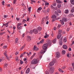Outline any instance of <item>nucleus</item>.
<instances>
[{
  "label": "nucleus",
  "mask_w": 74,
  "mask_h": 74,
  "mask_svg": "<svg viewBox=\"0 0 74 74\" xmlns=\"http://www.w3.org/2000/svg\"><path fill=\"white\" fill-rule=\"evenodd\" d=\"M69 30H70V29L67 28L66 29V30L67 31V32H69Z\"/></svg>",
  "instance_id": "64"
},
{
  "label": "nucleus",
  "mask_w": 74,
  "mask_h": 74,
  "mask_svg": "<svg viewBox=\"0 0 74 74\" xmlns=\"http://www.w3.org/2000/svg\"><path fill=\"white\" fill-rule=\"evenodd\" d=\"M68 10H66L65 12V14H67L68 13Z\"/></svg>",
  "instance_id": "39"
},
{
  "label": "nucleus",
  "mask_w": 74,
  "mask_h": 74,
  "mask_svg": "<svg viewBox=\"0 0 74 74\" xmlns=\"http://www.w3.org/2000/svg\"><path fill=\"white\" fill-rule=\"evenodd\" d=\"M4 26H6V27H8V25H7L6 24H3V26H4Z\"/></svg>",
  "instance_id": "51"
},
{
  "label": "nucleus",
  "mask_w": 74,
  "mask_h": 74,
  "mask_svg": "<svg viewBox=\"0 0 74 74\" xmlns=\"http://www.w3.org/2000/svg\"><path fill=\"white\" fill-rule=\"evenodd\" d=\"M44 41V39H42V40L40 42V44H41V43H42Z\"/></svg>",
  "instance_id": "34"
},
{
  "label": "nucleus",
  "mask_w": 74,
  "mask_h": 74,
  "mask_svg": "<svg viewBox=\"0 0 74 74\" xmlns=\"http://www.w3.org/2000/svg\"><path fill=\"white\" fill-rule=\"evenodd\" d=\"M60 56V53L57 52L56 53V58H59Z\"/></svg>",
  "instance_id": "6"
},
{
  "label": "nucleus",
  "mask_w": 74,
  "mask_h": 74,
  "mask_svg": "<svg viewBox=\"0 0 74 74\" xmlns=\"http://www.w3.org/2000/svg\"><path fill=\"white\" fill-rule=\"evenodd\" d=\"M48 16H46V19H45V20L46 21H47L48 20Z\"/></svg>",
  "instance_id": "31"
},
{
  "label": "nucleus",
  "mask_w": 74,
  "mask_h": 74,
  "mask_svg": "<svg viewBox=\"0 0 74 74\" xmlns=\"http://www.w3.org/2000/svg\"><path fill=\"white\" fill-rule=\"evenodd\" d=\"M71 12H72L73 13V12H74V10L73 9H72L71 10Z\"/></svg>",
  "instance_id": "43"
},
{
  "label": "nucleus",
  "mask_w": 74,
  "mask_h": 74,
  "mask_svg": "<svg viewBox=\"0 0 74 74\" xmlns=\"http://www.w3.org/2000/svg\"><path fill=\"white\" fill-rule=\"evenodd\" d=\"M45 52H46V50H42L40 52V53L41 54H43V53H44Z\"/></svg>",
  "instance_id": "11"
},
{
  "label": "nucleus",
  "mask_w": 74,
  "mask_h": 74,
  "mask_svg": "<svg viewBox=\"0 0 74 74\" xmlns=\"http://www.w3.org/2000/svg\"><path fill=\"white\" fill-rule=\"evenodd\" d=\"M22 26H21L20 27H17V29L18 30H21V29H22Z\"/></svg>",
  "instance_id": "29"
},
{
  "label": "nucleus",
  "mask_w": 74,
  "mask_h": 74,
  "mask_svg": "<svg viewBox=\"0 0 74 74\" xmlns=\"http://www.w3.org/2000/svg\"><path fill=\"white\" fill-rule=\"evenodd\" d=\"M3 16L4 18H7V16L5 15Z\"/></svg>",
  "instance_id": "58"
},
{
  "label": "nucleus",
  "mask_w": 74,
  "mask_h": 74,
  "mask_svg": "<svg viewBox=\"0 0 74 74\" xmlns=\"http://www.w3.org/2000/svg\"><path fill=\"white\" fill-rule=\"evenodd\" d=\"M63 37H61L60 39L59 40V44L60 45H62V44L63 43Z\"/></svg>",
  "instance_id": "5"
},
{
  "label": "nucleus",
  "mask_w": 74,
  "mask_h": 74,
  "mask_svg": "<svg viewBox=\"0 0 74 74\" xmlns=\"http://www.w3.org/2000/svg\"><path fill=\"white\" fill-rule=\"evenodd\" d=\"M4 57H2V59H1V61H3V60H4Z\"/></svg>",
  "instance_id": "46"
},
{
  "label": "nucleus",
  "mask_w": 74,
  "mask_h": 74,
  "mask_svg": "<svg viewBox=\"0 0 74 74\" xmlns=\"http://www.w3.org/2000/svg\"><path fill=\"white\" fill-rule=\"evenodd\" d=\"M49 11H50L49 9H47V12H49Z\"/></svg>",
  "instance_id": "55"
},
{
  "label": "nucleus",
  "mask_w": 74,
  "mask_h": 74,
  "mask_svg": "<svg viewBox=\"0 0 74 74\" xmlns=\"http://www.w3.org/2000/svg\"><path fill=\"white\" fill-rule=\"evenodd\" d=\"M18 40H19V39L18 38L16 39L15 41V44H18Z\"/></svg>",
  "instance_id": "15"
},
{
  "label": "nucleus",
  "mask_w": 74,
  "mask_h": 74,
  "mask_svg": "<svg viewBox=\"0 0 74 74\" xmlns=\"http://www.w3.org/2000/svg\"><path fill=\"white\" fill-rule=\"evenodd\" d=\"M49 5V3H45V5Z\"/></svg>",
  "instance_id": "47"
},
{
  "label": "nucleus",
  "mask_w": 74,
  "mask_h": 74,
  "mask_svg": "<svg viewBox=\"0 0 74 74\" xmlns=\"http://www.w3.org/2000/svg\"><path fill=\"white\" fill-rule=\"evenodd\" d=\"M20 62L21 64H23V62L22 61V60H20Z\"/></svg>",
  "instance_id": "38"
},
{
  "label": "nucleus",
  "mask_w": 74,
  "mask_h": 74,
  "mask_svg": "<svg viewBox=\"0 0 74 74\" xmlns=\"http://www.w3.org/2000/svg\"><path fill=\"white\" fill-rule=\"evenodd\" d=\"M60 22L61 24L62 25H63L64 24V21L62 20H60Z\"/></svg>",
  "instance_id": "17"
},
{
  "label": "nucleus",
  "mask_w": 74,
  "mask_h": 74,
  "mask_svg": "<svg viewBox=\"0 0 74 74\" xmlns=\"http://www.w3.org/2000/svg\"><path fill=\"white\" fill-rule=\"evenodd\" d=\"M62 5L60 4H58L57 5V7L58 8H60L61 7Z\"/></svg>",
  "instance_id": "21"
},
{
  "label": "nucleus",
  "mask_w": 74,
  "mask_h": 74,
  "mask_svg": "<svg viewBox=\"0 0 74 74\" xmlns=\"http://www.w3.org/2000/svg\"><path fill=\"white\" fill-rule=\"evenodd\" d=\"M16 60H18V57L16 56Z\"/></svg>",
  "instance_id": "49"
},
{
  "label": "nucleus",
  "mask_w": 74,
  "mask_h": 74,
  "mask_svg": "<svg viewBox=\"0 0 74 74\" xmlns=\"http://www.w3.org/2000/svg\"><path fill=\"white\" fill-rule=\"evenodd\" d=\"M54 21H55V19H53L52 20V22H54Z\"/></svg>",
  "instance_id": "53"
},
{
  "label": "nucleus",
  "mask_w": 74,
  "mask_h": 74,
  "mask_svg": "<svg viewBox=\"0 0 74 74\" xmlns=\"http://www.w3.org/2000/svg\"><path fill=\"white\" fill-rule=\"evenodd\" d=\"M61 26V25L60 24H59L57 27V28H58V29H59V28Z\"/></svg>",
  "instance_id": "32"
},
{
  "label": "nucleus",
  "mask_w": 74,
  "mask_h": 74,
  "mask_svg": "<svg viewBox=\"0 0 74 74\" xmlns=\"http://www.w3.org/2000/svg\"><path fill=\"white\" fill-rule=\"evenodd\" d=\"M27 37V41H31V40H32V39H31V36H28Z\"/></svg>",
  "instance_id": "9"
},
{
  "label": "nucleus",
  "mask_w": 74,
  "mask_h": 74,
  "mask_svg": "<svg viewBox=\"0 0 74 74\" xmlns=\"http://www.w3.org/2000/svg\"><path fill=\"white\" fill-rule=\"evenodd\" d=\"M5 32L1 33L0 35H3V34H4Z\"/></svg>",
  "instance_id": "54"
},
{
  "label": "nucleus",
  "mask_w": 74,
  "mask_h": 74,
  "mask_svg": "<svg viewBox=\"0 0 74 74\" xmlns=\"http://www.w3.org/2000/svg\"><path fill=\"white\" fill-rule=\"evenodd\" d=\"M25 46H23L21 49V50H22V49H23V48H25Z\"/></svg>",
  "instance_id": "37"
},
{
  "label": "nucleus",
  "mask_w": 74,
  "mask_h": 74,
  "mask_svg": "<svg viewBox=\"0 0 74 74\" xmlns=\"http://www.w3.org/2000/svg\"><path fill=\"white\" fill-rule=\"evenodd\" d=\"M29 33H30V34H32L33 33V31L31 30L30 31V32H29Z\"/></svg>",
  "instance_id": "42"
},
{
  "label": "nucleus",
  "mask_w": 74,
  "mask_h": 74,
  "mask_svg": "<svg viewBox=\"0 0 74 74\" xmlns=\"http://www.w3.org/2000/svg\"><path fill=\"white\" fill-rule=\"evenodd\" d=\"M38 63V61L36 59H34L31 62V63L32 64H36L37 63Z\"/></svg>",
  "instance_id": "1"
},
{
  "label": "nucleus",
  "mask_w": 74,
  "mask_h": 74,
  "mask_svg": "<svg viewBox=\"0 0 74 74\" xmlns=\"http://www.w3.org/2000/svg\"><path fill=\"white\" fill-rule=\"evenodd\" d=\"M33 32L35 34H37L38 33V31L36 29H34L33 30Z\"/></svg>",
  "instance_id": "10"
},
{
  "label": "nucleus",
  "mask_w": 74,
  "mask_h": 74,
  "mask_svg": "<svg viewBox=\"0 0 74 74\" xmlns=\"http://www.w3.org/2000/svg\"><path fill=\"white\" fill-rule=\"evenodd\" d=\"M7 66H8V64H4V68H5V67H7Z\"/></svg>",
  "instance_id": "28"
},
{
  "label": "nucleus",
  "mask_w": 74,
  "mask_h": 74,
  "mask_svg": "<svg viewBox=\"0 0 74 74\" xmlns=\"http://www.w3.org/2000/svg\"><path fill=\"white\" fill-rule=\"evenodd\" d=\"M31 1L32 2H34V3H36V1H33V0H31Z\"/></svg>",
  "instance_id": "63"
},
{
  "label": "nucleus",
  "mask_w": 74,
  "mask_h": 74,
  "mask_svg": "<svg viewBox=\"0 0 74 74\" xmlns=\"http://www.w3.org/2000/svg\"><path fill=\"white\" fill-rule=\"evenodd\" d=\"M56 1L57 3H62V2L59 0H56Z\"/></svg>",
  "instance_id": "26"
},
{
  "label": "nucleus",
  "mask_w": 74,
  "mask_h": 74,
  "mask_svg": "<svg viewBox=\"0 0 74 74\" xmlns=\"http://www.w3.org/2000/svg\"><path fill=\"white\" fill-rule=\"evenodd\" d=\"M52 43H51V42L50 41H48V44H47V45H48L49 46L51 45V44Z\"/></svg>",
  "instance_id": "20"
},
{
  "label": "nucleus",
  "mask_w": 74,
  "mask_h": 74,
  "mask_svg": "<svg viewBox=\"0 0 74 74\" xmlns=\"http://www.w3.org/2000/svg\"><path fill=\"white\" fill-rule=\"evenodd\" d=\"M30 71V69L29 68H27L26 71V74H28Z\"/></svg>",
  "instance_id": "14"
},
{
  "label": "nucleus",
  "mask_w": 74,
  "mask_h": 74,
  "mask_svg": "<svg viewBox=\"0 0 74 74\" xmlns=\"http://www.w3.org/2000/svg\"><path fill=\"white\" fill-rule=\"evenodd\" d=\"M42 29V28H41V27H39L37 28V30H38V31H39V32H40V31Z\"/></svg>",
  "instance_id": "16"
},
{
  "label": "nucleus",
  "mask_w": 74,
  "mask_h": 74,
  "mask_svg": "<svg viewBox=\"0 0 74 74\" xmlns=\"http://www.w3.org/2000/svg\"><path fill=\"white\" fill-rule=\"evenodd\" d=\"M55 14L56 15H58L59 14H58V13L56 11L55 12Z\"/></svg>",
  "instance_id": "30"
},
{
  "label": "nucleus",
  "mask_w": 74,
  "mask_h": 74,
  "mask_svg": "<svg viewBox=\"0 0 74 74\" xmlns=\"http://www.w3.org/2000/svg\"><path fill=\"white\" fill-rule=\"evenodd\" d=\"M32 8V7H29V8H28V11L29 12H30V10H31V8Z\"/></svg>",
  "instance_id": "33"
},
{
  "label": "nucleus",
  "mask_w": 74,
  "mask_h": 74,
  "mask_svg": "<svg viewBox=\"0 0 74 74\" xmlns=\"http://www.w3.org/2000/svg\"><path fill=\"white\" fill-rule=\"evenodd\" d=\"M36 48V46H34V50H35V49Z\"/></svg>",
  "instance_id": "52"
},
{
  "label": "nucleus",
  "mask_w": 74,
  "mask_h": 74,
  "mask_svg": "<svg viewBox=\"0 0 74 74\" xmlns=\"http://www.w3.org/2000/svg\"><path fill=\"white\" fill-rule=\"evenodd\" d=\"M62 31L61 30H59L58 34L57 36L58 39H59L61 37V36H62Z\"/></svg>",
  "instance_id": "2"
},
{
  "label": "nucleus",
  "mask_w": 74,
  "mask_h": 74,
  "mask_svg": "<svg viewBox=\"0 0 74 74\" xmlns=\"http://www.w3.org/2000/svg\"><path fill=\"white\" fill-rule=\"evenodd\" d=\"M62 52V55H64L66 53V51L64 50H63Z\"/></svg>",
  "instance_id": "25"
},
{
  "label": "nucleus",
  "mask_w": 74,
  "mask_h": 74,
  "mask_svg": "<svg viewBox=\"0 0 74 74\" xmlns=\"http://www.w3.org/2000/svg\"><path fill=\"white\" fill-rule=\"evenodd\" d=\"M48 47V44L47 43H46L44 44L43 46H42V48L43 49H44L45 50Z\"/></svg>",
  "instance_id": "3"
},
{
  "label": "nucleus",
  "mask_w": 74,
  "mask_h": 74,
  "mask_svg": "<svg viewBox=\"0 0 74 74\" xmlns=\"http://www.w3.org/2000/svg\"><path fill=\"white\" fill-rule=\"evenodd\" d=\"M54 70H55L54 68L53 67H51L50 68V69L49 70V72L51 73H53V71H54Z\"/></svg>",
  "instance_id": "4"
},
{
  "label": "nucleus",
  "mask_w": 74,
  "mask_h": 74,
  "mask_svg": "<svg viewBox=\"0 0 74 74\" xmlns=\"http://www.w3.org/2000/svg\"><path fill=\"white\" fill-rule=\"evenodd\" d=\"M66 68V66H64L62 68V69H64Z\"/></svg>",
  "instance_id": "57"
},
{
  "label": "nucleus",
  "mask_w": 74,
  "mask_h": 74,
  "mask_svg": "<svg viewBox=\"0 0 74 74\" xmlns=\"http://www.w3.org/2000/svg\"><path fill=\"white\" fill-rule=\"evenodd\" d=\"M5 57L7 59H8V60H10V59H9V58L7 56H6Z\"/></svg>",
  "instance_id": "40"
},
{
  "label": "nucleus",
  "mask_w": 74,
  "mask_h": 74,
  "mask_svg": "<svg viewBox=\"0 0 74 74\" xmlns=\"http://www.w3.org/2000/svg\"><path fill=\"white\" fill-rule=\"evenodd\" d=\"M16 2V0H14V1H13L14 4H15Z\"/></svg>",
  "instance_id": "56"
},
{
  "label": "nucleus",
  "mask_w": 74,
  "mask_h": 74,
  "mask_svg": "<svg viewBox=\"0 0 74 74\" xmlns=\"http://www.w3.org/2000/svg\"><path fill=\"white\" fill-rule=\"evenodd\" d=\"M56 3H53V6H56Z\"/></svg>",
  "instance_id": "45"
},
{
  "label": "nucleus",
  "mask_w": 74,
  "mask_h": 74,
  "mask_svg": "<svg viewBox=\"0 0 74 74\" xmlns=\"http://www.w3.org/2000/svg\"><path fill=\"white\" fill-rule=\"evenodd\" d=\"M56 38H55L54 40H53V43H56Z\"/></svg>",
  "instance_id": "22"
},
{
  "label": "nucleus",
  "mask_w": 74,
  "mask_h": 74,
  "mask_svg": "<svg viewBox=\"0 0 74 74\" xmlns=\"http://www.w3.org/2000/svg\"><path fill=\"white\" fill-rule=\"evenodd\" d=\"M51 8H52V9H54V7H53V6L52 5H51Z\"/></svg>",
  "instance_id": "48"
},
{
  "label": "nucleus",
  "mask_w": 74,
  "mask_h": 74,
  "mask_svg": "<svg viewBox=\"0 0 74 74\" xmlns=\"http://www.w3.org/2000/svg\"><path fill=\"white\" fill-rule=\"evenodd\" d=\"M59 71L60 72H61V73H63L64 72V71H62V69H59Z\"/></svg>",
  "instance_id": "27"
},
{
  "label": "nucleus",
  "mask_w": 74,
  "mask_h": 74,
  "mask_svg": "<svg viewBox=\"0 0 74 74\" xmlns=\"http://www.w3.org/2000/svg\"><path fill=\"white\" fill-rule=\"evenodd\" d=\"M51 18L52 19L56 18V16L55 15H53V16H51Z\"/></svg>",
  "instance_id": "18"
},
{
  "label": "nucleus",
  "mask_w": 74,
  "mask_h": 74,
  "mask_svg": "<svg viewBox=\"0 0 74 74\" xmlns=\"http://www.w3.org/2000/svg\"><path fill=\"white\" fill-rule=\"evenodd\" d=\"M41 9L42 8H41L39 7L38 8V10H39V11H41Z\"/></svg>",
  "instance_id": "41"
},
{
  "label": "nucleus",
  "mask_w": 74,
  "mask_h": 74,
  "mask_svg": "<svg viewBox=\"0 0 74 74\" xmlns=\"http://www.w3.org/2000/svg\"><path fill=\"white\" fill-rule=\"evenodd\" d=\"M63 48L65 49H67V46L66 45H64L63 46Z\"/></svg>",
  "instance_id": "12"
},
{
  "label": "nucleus",
  "mask_w": 74,
  "mask_h": 74,
  "mask_svg": "<svg viewBox=\"0 0 74 74\" xmlns=\"http://www.w3.org/2000/svg\"><path fill=\"white\" fill-rule=\"evenodd\" d=\"M45 19V18H43L42 20L41 21V24H43L44 23H45V21H44V20Z\"/></svg>",
  "instance_id": "13"
},
{
  "label": "nucleus",
  "mask_w": 74,
  "mask_h": 74,
  "mask_svg": "<svg viewBox=\"0 0 74 74\" xmlns=\"http://www.w3.org/2000/svg\"><path fill=\"white\" fill-rule=\"evenodd\" d=\"M2 4L3 5H4V1H3L2 2Z\"/></svg>",
  "instance_id": "44"
},
{
  "label": "nucleus",
  "mask_w": 74,
  "mask_h": 74,
  "mask_svg": "<svg viewBox=\"0 0 74 74\" xmlns=\"http://www.w3.org/2000/svg\"><path fill=\"white\" fill-rule=\"evenodd\" d=\"M39 50V49L38 48H36V49H35V51H38V50Z\"/></svg>",
  "instance_id": "50"
},
{
  "label": "nucleus",
  "mask_w": 74,
  "mask_h": 74,
  "mask_svg": "<svg viewBox=\"0 0 74 74\" xmlns=\"http://www.w3.org/2000/svg\"><path fill=\"white\" fill-rule=\"evenodd\" d=\"M63 41L65 42H66L67 41V38L65 37L64 38V39L63 40Z\"/></svg>",
  "instance_id": "23"
},
{
  "label": "nucleus",
  "mask_w": 74,
  "mask_h": 74,
  "mask_svg": "<svg viewBox=\"0 0 74 74\" xmlns=\"http://www.w3.org/2000/svg\"><path fill=\"white\" fill-rule=\"evenodd\" d=\"M46 74H49V72L48 71L46 72Z\"/></svg>",
  "instance_id": "59"
},
{
  "label": "nucleus",
  "mask_w": 74,
  "mask_h": 74,
  "mask_svg": "<svg viewBox=\"0 0 74 74\" xmlns=\"http://www.w3.org/2000/svg\"><path fill=\"white\" fill-rule=\"evenodd\" d=\"M69 51H71V48H69Z\"/></svg>",
  "instance_id": "62"
},
{
  "label": "nucleus",
  "mask_w": 74,
  "mask_h": 74,
  "mask_svg": "<svg viewBox=\"0 0 74 74\" xmlns=\"http://www.w3.org/2000/svg\"><path fill=\"white\" fill-rule=\"evenodd\" d=\"M18 53H19L18 52H16L15 53V55H18Z\"/></svg>",
  "instance_id": "60"
},
{
  "label": "nucleus",
  "mask_w": 74,
  "mask_h": 74,
  "mask_svg": "<svg viewBox=\"0 0 74 74\" xmlns=\"http://www.w3.org/2000/svg\"><path fill=\"white\" fill-rule=\"evenodd\" d=\"M23 56V53H22V54H21V56L20 57V58H22Z\"/></svg>",
  "instance_id": "36"
},
{
  "label": "nucleus",
  "mask_w": 74,
  "mask_h": 74,
  "mask_svg": "<svg viewBox=\"0 0 74 74\" xmlns=\"http://www.w3.org/2000/svg\"><path fill=\"white\" fill-rule=\"evenodd\" d=\"M22 25V23H18L17 24V27H18H18H19V26H20L21 25Z\"/></svg>",
  "instance_id": "24"
},
{
  "label": "nucleus",
  "mask_w": 74,
  "mask_h": 74,
  "mask_svg": "<svg viewBox=\"0 0 74 74\" xmlns=\"http://www.w3.org/2000/svg\"><path fill=\"white\" fill-rule=\"evenodd\" d=\"M54 64H55V61H52L49 63V65L50 66H52L54 65Z\"/></svg>",
  "instance_id": "7"
},
{
  "label": "nucleus",
  "mask_w": 74,
  "mask_h": 74,
  "mask_svg": "<svg viewBox=\"0 0 74 74\" xmlns=\"http://www.w3.org/2000/svg\"><path fill=\"white\" fill-rule=\"evenodd\" d=\"M7 46H4L3 47V49H6V48H7Z\"/></svg>",
  "instance_id": "35"
},
{
  "label": "nucleus",
  "mask_w": 74,
  "mask_h": 74,
  "mask_svg": "<svg viewBox=\"0 0 74 74\" xmlns=\"http://www.w3.org/2000/svg\"><path fill=\"white\" fill-rule=\"evenodd\" d=\"M70 2L72 4L74 5V0H71Z\"/></svg>",
  "instance_id": "19"
},
{
  "label": "nucleus",
  "mask_w": 74,
  "mask_h": 74,
  "mask_svg": "<svg viewBox=\"0 0 74 74\" xmlns=\"http://www.w3.org/2000/svg\"><path fill=\"white\" fill-rule=\"evenodd\" d=\"M62 20L65 22H66L67 21V18L65 17H64L62 18Z\"/></svg>",
  "instance_id": "8"
},
{
  "label": "nucleus",
  "mask_w": 74,
  "mask_h": 74,
  "mask_svg": "<svg viewBox=\"0 0 74 74\" xmlns=\"http://www.w3.org/2000/svg\"><path fill=\"white\" fill-rule=\"evenodd\" d=\"M16 19L17 21H19V18H18L17 17L16 18Z\"/></svg>",
  "instance_id": "61"
}]
</instances>
